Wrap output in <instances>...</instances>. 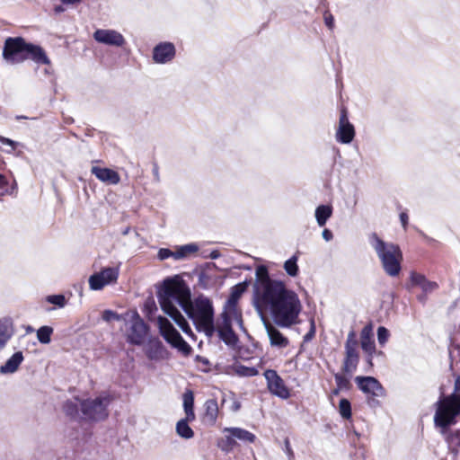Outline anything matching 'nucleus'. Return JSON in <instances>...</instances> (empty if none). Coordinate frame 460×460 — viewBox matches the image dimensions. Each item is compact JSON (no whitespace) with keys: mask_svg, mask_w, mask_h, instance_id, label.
Wrapping results in <instances>:
<instances>
[{"mask_svg":"<svg viewBox=\"0 0 460 460\" xmlns=\"http://www.w3.org/2000/svg\"><path fill=\"white\" fill-rule=\"evenodd\" d=\"M354 137V126L349 121L346 110L342 109L339 119V128L336 132V140L341 144H349Z\"/></svg>","mask_w":460,"mask_h":460,"instance_id":"4468645a","label":"nucleus"},{"mask_svg":"<svg viewBox=\"0 0 460 460\" xmlns=\"http://www.w3.org/2000/svg\"><path fill=\"white\" fill-rule=\"evenodd\" d=\"M157 257L161 261H164V260H166V259H168L170 257H172L175 260V252H172V251H171L170 249H167V248H161L158 251Z\"/></svg>","mask_w":460,"mask_h":460,"instance_id":"79ce46f5","label":"nucleus"},{"mask_svg":"<svg viewBox=\"0 0 460 460\" xmlns=\"http://www.w3.org/2000/svg\"><path fill=\"white\" fill-rule=\"evenodd\" d=\"M164 348L162 342L158 340L151 341L147 349L146 356L151 360H158L163 358Z\"/></svg>","mask_w":460,"mask_h":460,"instance_id":"393cba45","label":"nucleus"},{"mask_svg":"<svg viewBox=\"0 0 460 460\" xmlns=\"http://www.w3.org/2000/svg\"><path fill=\"white\" fill-rule=\"evenodd\" d=\"M194 407V395L192 391L187 390L183 394V408L188 420H194L195 413L193 411Z\"/></svg>","mask_w":460,"mask_h":460,"instance_id":"cd10ccee","label":"nucleus"},{"mask_svg":"<svg viewBox=\"0 0 460 460\" xmlns=\"http://www.w3.org/2000/svg\"><path fill=\"white\" fill-rule=\"evenodd\" d=\"M157 325L160 334L172 347L177 349L184 355H189L191 352V347L183 340L180 332L167 318L159 315L157 317Z\"/></svg>","mask_w":460,"mask_h":460,"instance_id":"39448f33","label":"nucleus"},{"mask_svg":"<svg viewBox=\"0 0 460 460\" xmlns=\"http://www.w3.org/2000/svg\"><path fill=\"white\" fill-rule=\"evenodd\" d=\"M253 306L261 317L268 313L279 328L299 323L303 309L298 295L283 281L272 279L265 265H259L255 270Z\"/></svg>","mask_w":460,"mask_h":460,"instance_id":"f03ea898","label":"nucleus"},{"mask_svg":"<svg viewBox=\"0 0 460 460\" xmlns=\"http://www.w3.org/2000/svg\"><path fill=\"white\" fill-rule=\"evenodd\" d=\"M447 440L450 445L460 447V429L447 435Z\"/></svg>","mask_w":460,"mask_h":460,"instance_id":"ea45409f","label":"nucleus"},{"mask_svg":"<svg viewBox=\"0 0 460 460\" xmlns=\"http://www.w3.org/2000/svg\"><path fill=\"white\" fill-rule=\"evenodd\" d=\"M332 215V208L330 205H320L315 209V219L319 226H325Z\"/></svg>","mask_w":460,"mask_h":460,"instance_id":"a878e982","label":"nucleus"},{"mask_svg":"<svg viewBox=\"0 0 460 460\" xmlns=\"http://www.w3.org/2000/svg\"><path fill=\"white\" fill-rule=\"evenodd\" d=\"M17 119H26V117H24V116L17 117Z\"/></svg>","mask_w":460,"mask_h":460,"instance_id":"052dcab7","label":"nucleus"},{"mask_svg":"<svg viewBox=\"0 0 460 460\" xmlns=\"http://www.w3.org/2000/svg\"><path fill=\"white\" fill-rule=\"evenodd\" d=\"M261 319L267 332L270 345L279 349L288 347L289 341L279 331L278 326L273 322L271 323L266 315H262Z\"/></svg>","mask_w":460,"mask_h":460,"instance_id":"dca6fc26","label":"nucleus"},{"mask_svg":"<svg viewBox=\"0 0 460 460\" xmlns=\"http://www.w3.org/2000/svg\"><path fill=\"white\" fill-rule=\"evenodd\" d=\"M324 22L329 29H332L334 25V18L332 14L324 15Z\"/></svg>","mask_w":460,"mask_h":460,"instance_id":"c03bdc74","label":"nucleus"},{"mask_svg":"<svg viewBox=\"0 0 460 460\" xmlns=\"http://www.w3.org/2000/svg\"><path fill=\"white\" fill-rule=\"evenodd\" d=\"M419 300H420V301H424V296H419Z\"/></svg>","mask_w":460,"mask_h":460,"instance_id":"13d9d810","label":"nucleus"},{"mask_svg":"<svg viewBox=\"0 0 460 460\" xmlns=\"http://www.w3.org/2000/svg\"><path fill=\"white\" fill-rule=\"evenodd\" d=\"M355 382L358 387L367 395V404L373 408L379 406L377 398L385 396V390L381 383L373 376H357Z\"/></svg>","mask_w":460,"mask_h":460,"instance_id":"423d86ee","label":"nucleus"},{"mask_svg":"<svg viewBox=\"0 0 460 460\" xmlns=\"http://www.w3.org/2000/svg\"><path fill=\"white\" fill-rule=\"evenodd\" d=\"M192 420H188L187 417H185V419H181L177 422L176 432L181 438L189 439L194 436L192 429L188 424L189 421Z\"/></svg>","mask_w":460,"mask_h":460,"instance_id":"c85d7f7f","label":"nucleus"},{"mask_svg":"<svg viewBox=\"0 0 460 460\" xmlns=\"http://www.w3.org/2000/svg\"><path fill=\"white\" fill-rule=\"evenodd\" d=\"M91 172L101 181L107 184H118L120 177L117 172L110 168H102L99 166H93Z\"/></svg>","mask_w":460,"mask_h":460,"instance_id":"a211bd4d","label":"nucleus"},{"mask_svg":"<svg viewBox=\"0 0 460 460\" xmlns=\"http://www.w3.org/2000/svg\"><path fill=\"white\" fill-rule=\"evenodd\" d=\"M46 301L49 304L56 305L58 308L65 307L67 303L65 296L62 294L47 296Z\"/></svg>","mask_w":460,"mask_h":460,"instance_id":"c9c22d12","label":"nucleus"},{"mask_svg":"<svg viewBox=\"0 0 460 460\" xmlns=\"http://www.w3.org/2000/svg\"><path fill=\"white\" fill-rule=\"evenodd\" d=\"M7 180L6 178L0 173V190L4 189L7 185Z\"/></svg>","mask_w":460,"mask_h":460,"instance_id":"3c124183","label":"nucleus"},{"mask_svg":"<svg viewBox=\"0 0 460 460\" xmlns=\"http://www.w3.org/2000/svg\"><path fill=\"white\" fill-rule=\"evenodd\" d=\"M339 388L337 390L334 391V394H339Z\"/></svg>","mask_w":460,"mask_h":460,"instance_id":"bf43d9fd","label":"nucleus"},{"mask_svg":"<svg viewBox=\"0 0 460 460\" xmlns=\"http://www.w3.org/2000/svg\"><path fill=\"white\" fill-rule=\"evenodd\" d=\"M369 243L379 258L384 271L389 277H397L402 270V253L400 247L383 241L376 233L369 236Z\"/></svg>","mask_w":460,"mask_h":460,"instance_id":"7ed1b4c3","label":"nucleus"},{"mask_svg":"<svg viewBox=\"0 0 460 460\" xmlns=\"http://www.w3.org/2000/svg\"><path fill=\"white\" fill-rule=\"evenodd\" d=\"M64 11H65V9H64V7L62 5H58V6L55 7V12L56 13H61V12H64Z\"/></svg>","mask_w":460,"mask_h":460,"instance_id":"6e6d98bb","label":"nucleus"},{"mask_svg":"<svg viewBox=\"0 0 460 460\" xmlns=\"http://www.w3.org/2000/svg\"><path fill=\"white\" fill-rule=\"evenodd\" d=\"M297 260V256L293 255L284 263V270L290 277H296L298 274Z\"/></svg>","mask_w":460,"mask_h":460,"instance_id":"72a5a7b5","label":"nucleus"},{"mask_svg":"<svg viewBox=\"0 0 460 460\" xmlns=\"http://www.w3.org/2000/svg\"><path fill=\"white\" fill-rule=\"evenodd\" d=\"M13 335V322L10 318L0 319V351Z\"/></svg>","mask_w":460,"mask_h":460,"instance_id":"6ab92c4d","label":"nucleus"},{"mask_svg":"<svg viewBox=\"0 0 460 460\" xmlns=\"http://www.w3.org/2000/svg\"><path fill=\"white\" fill-rule=\"evenodd\" d=\"M157 298L164 313L170 316L184 333L189 334L191 329L177 305L181 307L193 322L198 332H203L209 338L215 334L212 301L204 295H199L191 300L189 287L177 277L164 280L157 292Z\"/></svg>","mask_w":460,"mask_h":460,"instance_id":"f257e3e1","label":"nucleus"},{"mask_svg":"<svg viewBox=\"0 0 460 460\" xmlns=\"http://www.w3.org/2000/svg\"><path fill=\"white\" fill-rule=\"evenodd\" d=\"M234 322H235L238 324V323L234 319V315L231 314L230 310H226V308L224 307V311L220 315V322L218 323L216 330L230 329L232 328Z\"/></svg>","mask_w":460,"mask_h":460,"instance_id":"c756f323","label":"nucleus"},{"mask_svg":"<svg viewBox=\"0 0 460 460\" xmlns=\"http://www.w3.org/2000/svg\"><path fill=\"white\" fill-rule=\"evenodd\" d=\"M77 410V404L73 402H66L64 405V411L67 415L74 416Z\"/></svg>","mask_w":460,"mask_h":460,"instance_id":"37998d69","label":"nucleus"},{"mask_svg":"<svg viewBox=\"0 0 460 460\" xmlns=\"http://www.w3.org/2000/svg\"><path fill=\"white\" fill-rule=\"evenodd\" d=\"M334 379L339 389H347L349 386V380L341 374H335Z\"/></svg>","mask_w":460,"mask_h":460,"instance_id":"4c0bfd02","label":"nucleus"},{"mask_svg":"<svg viewBox=\"0 0 460 460\" xmlns=\"http://www.w3.org/2000/svg\"><path fill=\"white\" fill-rule=\"evenodd\" d=\"M400 220L402 222L403 228H406V226L408 224V215L405 212L400 214Z\"/></svg>","mask_w":460,"mask_h":460,"instance_id":"8fccbe9b","label":"nucleus"},{"mask_svg":"<svg viewBox=\"0 0 460 460\" xmlns=\"http://www.w3.org/2000/svg\"><path fill=\"white\" fill-rule=\"evenodd\" d=\"M53 333V328L50 326H41L37 331V339L42 344H49L51 341V334Z\"/></svg>","mask_w":460,"mask_h":460,"instance_id":"473e14b6","label":"nucleus"},{"mask_svg":"<svg viewBox=\"0 0 460 460\" xmlns=\"http://www.w3.org/2000/svg\"><path fill=\"white\" fill-rule=\"evenodd\" d=\"M109 402L107 397L85 400L81 402V410L84 418L92 420H102L108 416L107 406Z\"/></svg>","mask_w":460,"mask_h":460,"instance_id":"6e6552de","label":"nucleus"},{"mask_svg":"<svg viewBox=\"0 0 460 460\" xmlns=\"http://www.w3.org/2000/svg\"><path fill=\"white\" fill-rule=\"evenodd\" d=\"M315 333V329H314V322L312 321L311 322V330L310 332L305 336V341H308L310 340Z\"/></svg>","mask_w":460,"mask_h":460,"instance_id":"09e8293b","label":"nucleus"},{"mask_svg":"<svg viewBox=\"0 0 460 460\" xmlns=\"http://www.w3.org/2000/svg\"><path fill=\"white\" fill-rule=\"evenodd\" d=\"M25 55L28 56V58L32 59L38 64L47 65L49 63V59L48 58L43 49L37 45L28 43Z\"/></svg>","mask_w":460,"mask_h":460,"instance_id":"5701e85b","label":"nucleus"},{"mask_svg":"<svg viewBox=\"0 0 460 460\" xmlns=\"http://www.w3.org/2000/svg\"><path fill=\"white\" fill-rule=\"evenodd\" d=\"M1 142L3 144H5V145H8L10 147H11V150L10 151H13L15 149V142L9 139V138H5V137H2L1 138Z\"/></svg>","mask_w":460,"mask_h":460,"instance_id":"de8ad7c7","label":"nucleus"},{"mask_svg":"<svg viewBox=\"0 0 460 460\" xmlns=\"http://www.w3.org/2000/svg\"><path fill=\"white\" fill-rule=\"evenodd\" d=\"M285 450H286V453L288 454V456H289V458L294 457V453H293V450L291 448L288 439L285 440Z\"/></svg>","mask_w":460,"mask_h":460,"instance_id":"49530a36","label":"nucleus"},{"mask_svg":"<svg viewBox=\"0 0 460 460\" xmlns=\"http://www.w3.org/2000/svg\"><path fill=\"white\" fill-rule=\"evenodd\" d=\"M64 4H79L82 0H60Z\"/></svg>","mask_w":460,"mask_h":460,"instance_id":"864d4df0","label":"nucleus"},{"mask_svg":"<svg viewBox=\"0 0 460 460\" xmlns=\"http://www.w3.org/2000/svg\"><path fill=\"white\" fill-rule=\"evenodd\" d=\"M389 336H390L389 331L385 327H384V326L378 327L377 341L381 346H384L386 343Z\"/></svg>","mask_w":460,"mask_h":460,"instance_id":"e433bc0d","label":"nucleus"},{"mask_svg":"<svg viewBox=\"0 0 460 460\" xmlns=\"http://www.w3.org/2000/svg\"><path fill=\"white\" fill-rule=\"evenodd\" d=\"M204 420L210 425L215 424L218 414V404L216 399H208L205 402Z\"/></svg>","mask_w":460,"mask_h":460,"instance_id":"b1692460","label":"nucleus"},{"mask_svg":"<svg viewBox=\"0 0 460 460\" xmlns=\"http://www.w3.org/2000/svg\"><path fill=\"white\" fill-rule=\"evenodd\" d=\"M22 361V352H15L10 358L7 359V361L4 365L0 367V373L6 375L16 372Z\"/></svg>","mask_w":460,"mask_h":460,"instance_id":"412c9836","label":"nucleus"},{"mask_svg":"<svg viewBox=\"0 0 460 460\" xmlns=\"http://www.w3.org/2000/svg\"><path fill=\"white\" fill-rule=\"evenodd\" d=\"M226 431L229 432L233 438L244 442L252 443L256 438L254 434L241 428H228L226 429Z\"/></svg>","mask_w":460,"mask_h":460,"instance_id":"bb28decb","label":"nucleus"},{"mask_svg":"<svg viewBox=\"0 0 460 460\" xmlns=\"http://www.w3.org/2000/svg\"><path fill=\"white\" fill-rule=\"evenodd\" d=\"M218 332V336L220 340H222L226 345L228 346H235L238 338L234 332L233 331V328L230 329H224V330H216Z\"/></svg>","mask_w":460,"mask_h":460,"instance_id":"2f4dec72","label":"nucleus"},{"mask_svg":"<svg viewBox=\"0 0 460 460\" xmlns=\"http://www.w3.org/2000/svg\"><path fill=\"white\" fill-rule=\"evenodd\" d=\"M176 54L175 47L171 42H161L153 49V59L157 64L171 62Z\"/></svg>","mask_w":460,"mask_h":460,"instance_id":"f3484780","label":"nucleus"},{"mask_svg":"<svg viewBox=\"0 0 460 460\" xmlns=\"http://www.w3.org/2000/svg\"><path fill=\"white\" fill-rule=\"evenodd\" d=\"M28 43L22 37L7 38L3 49L4 58L11 64L21 63L28 58L25 55Z\"/></svg>","mask_w":460,"mask_h":460,"instance_id":"0eeeda50","label":"nucleus"},{"mask_svg":"<svg viewBox=\"0 0 460 460\" xmlns=\"http://www.w3.org/2000/svg\"><path fill=\"white\" fill-rule=\"evenodd\" d=\"M199 246L196 243H188L179 246L175 251V260H182L190 254L198 252Z\"/></svg>","mask_w":460,"mask_h":460,"instance_id":"7c9ffc66","label":"nucleus"},{"mask_svg":"<svg viewBox=\"0 0 460 460\" xmlns=\"http://www.w3.org/2000/svg\"><path fill=\"white\" fill-rule=\"evenodd\" d=\"M411 282L413 286L420 288L425 294L430 293L438 288L436 282L429 281L425 276L416 272H411Z\"/></svg>","mask_w":460,"mask_h":460,"instance_id":"4be33fe9","label":"nucleus"},{"mask_svg":"<svg viewBox=\"0 0 460 460\" xmlns=\"http://www.w3.org/2000/svg\"><path fill=\"white\" fill-rule=\"evenodd\" d=\"M264 376L267 380L268 388L273 394L287 399L290 394L288 389L285 386L283 380L275 370L268 369L264 372Z\"/></svg>","mask_w":460,"mask_h":460,"instance_id":"2eb2a0df","label":"nucleus"},{"mask_svg":"<svg viewBox=\"0 0 460 460\" xmlns=\"http://www.w3.org/2000/svg\"><path fill=\"white\" fill-rule=\"evenodd\" d=\"M322 236L326 242H329L333 238L332 231L327 228L323 229Z\"/></svg>","mask_w":460,"mask_h":460,"instance_id":"a18cd8bd","label":"nucleus"},{"mask_svg":"<svg viewBox=\"0 0 460 460\" xmlns=\"http://www.w3.org/2000/svg\"><path fill=\"white\" fill-rule=\"evenodd\" d=\"M357 348L358 341L356 332L354 331H350L348 333L347 341L345 342V358L342 366V371L346 374L351 375L357 369L359 361Z\"/></svg>","mask_w":460,"mask_h":460,"instance_id":"1a4fd4ad","label":"nucleus"},{"mask_svg":"<svg viewBox=\"0 0 460 460\" xmlns=\"http://www.w3.org/2000/svg\"><path fill=\"white\" fill-rule=\"evenodd\" d=\"M153 174H154L155 180L158 181L160 180L159 179V168L156 164H155L153 167Z\"/></svg>","mask_w":460,"mask_h":460,"instance_id":"603ef678","label":"nucleus"},{"mask_svg":"<svg viewBox=\"0 0 460 460\" xmlns=\"http://www.w3.org/2000/svg\"><path fill=\"white\" fill-rule=\"evenodd\" d=\"M360 344L362 349L369 355H372L375 352L376 346L372 338V326L370 324L366 325L362 329L360 333Z\"/></svg>","mask_w":460,"mask_h":460,"instance_id":"aec40b11","label":"nucleus"},{"mask_svg":"<svg viewBox=\"0 0 460 460\" xmlns=\"http://www.w3.org/2000/svg\"><path fill=\"white\" fill-rule=\"evenodd\" d=\"M219 256L220 252L217 250L212 251L209 254V258L213 260L219 258Z\"/></svg>","mask_w":460,"mask_h":460,"instance_id":"5fc2aeb1","label":"nucleus"},{"mask_svg":"<svg viewBox=\"0 0 460 460\" xmlns=\"http://www.w3.org/2000/svg\"><path fill=\"white\" fill-rule=\"evenodd\" d=\"M148 327L135 312L131 316V325L127 332V341L133 345H142L147 335Z\"/></svg>","mask_w":460,"mask_h":460,"instance_id":"9d476101","label":"nucleus"},{"mask_svg":"<svg viewBox=\"0 0 460 460\" xmlns=\"http://www.w3.org/2000/svg\"><path fill=\"white\" fill-rule=\"evenodd\" d=\"M119 277V269L113 267L104 268L100 272H96L89 278V287L92 290H101L105 286L117 281Z\"/></svg>","mask_w":460,"mask_h":460,"instance_id":"9b49d317","label":"nucleus"},{"mask_svg":"<svg viewBox=\"0 0 460 460\" xmlns=\"http://www.w3.org/2000/svg\"><path fill=\"white\" fill-rule=\"evenodd\" d=\"M93 37L99 43L113 47H122L126 42L120 32L111 29H98Z\"/></svg>","mask_w":460,"mask_h":460,"instance_id":"ddd939ff","label":"nucleus"},{"mask_svg":"<svg viewBox=\"0 0 460 460\" xmlns=\"http://www.w3.org/2000/svg\"><path fill=\"white\" fill-rule=\"evenodd\" d=\"M339 411L343 419L349 420L351 418V405L349 400L343 398L340 401Z\"/></svg>","mask_w":460,"mask_h":460,"instance_id":"f704fd0d","label":"nucleus"},{"mask_svg":"<svg viewBox=\"0 0 460 460\" xmlns=\"http://www.w3.org/2000/svg\"><path fill=\"white\" fill-rule=\"evenodd\" d=\"M240 408V404L239 403H234V411H238Z\"/></svg>","mask_w":460,"mask_h":460,"instance_id":"4d7b16f0","label":"nucleus"},{"mask_svg":"<svg viewBox=\"0 0 460 460\" xmlns=\"http://www.w3.org/2000/svg\"><path fill=\"white\" fill-rule=\"evenodd\" d=\"M436 405L434 423L444 433L446 429L456 423V417L460 413V376L455 381V393L440 399Z\"/></svg>","mask_w":460,"mask_h":460,"instance_id":"20e7f679","label":"nucleus"},{"mask_svg":"<svg viewBox=\"0 0 460 460\" xmlns=\"http://www.w3.org/2000/svg\"><path fill=\"white\" fill-rule=\"evenodd\" d=\"M236 372L238 375L243 376H252L256 375V373H257L255 368L247 367H243V366L238 367L236 369Z\"/></svg>","mask_w":460,"mask_h":460,"instance_id":"a19ab883","label":"nucleus"},{"mask_svg":"<svg viewBox=\"0 0 460 460\" xmlns=\"http://www.w3.org/2000/svg\"><path fill=\"white\" fill-rule=\"evenodd\" d=\"M102 318L104 322H111L113 320L119 321L121 316L118 314L116 312L107 309L102 312Z\"/></svg>","mask_w":460,"mask_h":460,"instance_id":"58836bf2","label":"nucleus"},{"mask_svg":"<svg viewBox=\"0 0 460 460\" xmlns=\"http://www.w3.org/2000/svg\"><path fill=\"white\" fill-rule=\"evenodd\" d=\"M247 287L248 283L246 281L238 283L237 285L234 286L231 289L230 296L224 306L226 308V310H230L231 314L234 315V319L241 328H243V320L242 314L237 309V303L242 295L245 292Z\"/></svg>","mask_w":460,"mask_h":460,"instance_id":"f8f14e48","label":"nucleus"}]
</instances>
